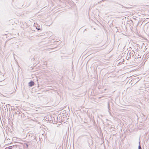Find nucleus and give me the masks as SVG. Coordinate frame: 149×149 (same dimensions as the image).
<instances>
[{
	"mask_svg": "<svg viewBox=\"0 0 149 149\" xmlns=\"http://www.w3.org/2000/svg\"><path fill=\"white\" fill-rule=\"evenodd\" d=\"M26 147L27 148H28V145L27 144H26Z\"/></svg>",
	"mask_w": 149,
	"mask_h": 149,
	"instance_id": "nucleus-3",
	"label": "nucleus"
},
{
	"mask_svg": "<svg viewBox=\"0 0 149 149\" xmlns=\"http://www.w3.org/2000/svg\"><path fill=\"white\" fill-rule=\"evenodd\" d=\"M38 29V30H40V29Z\"/></svg>",
	"mask_w": 149,
	"mask_h": 149,
	"instance_id": "nucleus-4",
	"label": "nucleus"
},
{
	"mask_svg": "<svg viewBox=\"0 0 149 149\" xmlns=\"http://www.w3.org/2000/svg\"><path fill=\"white\" fill-rule=\"evenodd\" d=\"M138 149H142L140 145H139V146Z\"/></svg>",
	"mask_w": 149,
	"mask_h": 149,
	"instance_id": "nucleus-2",
	"label": "nucleus"
},
{
	"mask_svg": "<svg viewBox=\"0 0 149 149\" xmlns=\"http://www.w3.org/2000/svg\"><path fill=\"white\" fill-rule=\"evenodd\" d=\"M34 83L33 81H31L29 82V85L30 86H32L34 85Z\"/></svg>",
	"mask_w": 149,
	"mask_h": 149,
	"instance_id": "nucleus-1",
	"label": "nucleus"
}]
</instances>
